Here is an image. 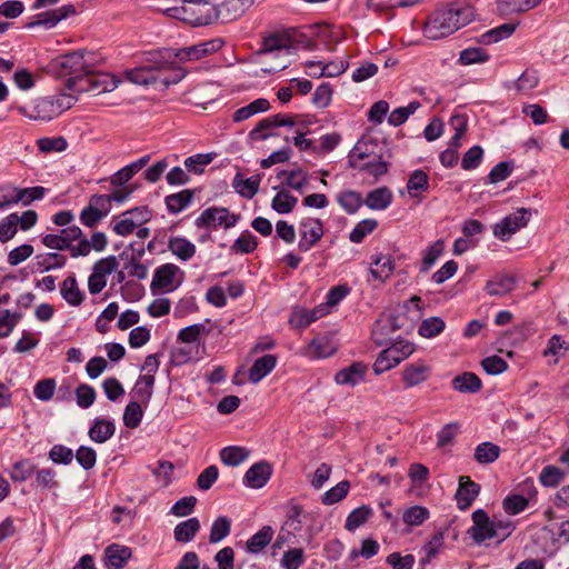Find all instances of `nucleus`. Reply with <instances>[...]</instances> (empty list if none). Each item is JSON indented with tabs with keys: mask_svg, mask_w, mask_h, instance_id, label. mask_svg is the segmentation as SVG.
I'll return each mask as SVG.
<instances>
[{
	"mask_svg": "<svg viewBox=\"0 0 569 569\" xmlns=\"http://www.w3.org/2000/svg\"><path fill=\"white\" fill-rule=\"evenodd\" d=\"M291 48V38L287 33H272L264 37L262 47L257 51L258 54L281 52Z\"/></svg>",
	"mask_w": 569,
	"mask_h": 569,
	"instance_id": "30",
	"label": "nucleus"
},
{
	"mask_svg": "<svg viewBox=\"0 0 569 569\" xmlns=\"http://www.w3.org/2000/svg\"><path fill=\"white\" fill-rule=\"evenodd\" d=\"M450 126L453 128L455 134L451 137L448 148H453V150L458 151L461 146V139L467 131V119L462 114H455L450 119Z\"/></svg>",
	"mask_w": 569,
	"mask_h": 569,
	"instance_id": "53",
	"label": "nucleus"
},
{
	"mask_svg": "<svg viewBox=\"0 0 569 569\" xmlns=\"http://www.w3.org/2000/svg\"><path fill=\"white\" fill-rule=\"evenodd\" d=\"M516 284V278L512 274H497L493 279L487 281L485 290L490 296L501 297L511 292Z\"/></svg>",
	"mask_w": 569,
	"mask_h": 569,
	"instance_id": "29",
	"label": "nucleus"
},
{
	"mask_svg": "<svg viewBox=\"0 0 569 569\" xmlns=\"http://www.w3.org/2000/svg\"><path fill=\"white\" fill-rule=\"evenodd\" d=\"M46 188L41 186L29 187V188H17L14 187V204L21 203L23 206H29L36 200L43 199L46 194Z\"/></svg>",
	"mask_w": 569,
	"mask_h": 569,
	"instance_id": "39",
	"label": "nucleus"
},
{
	"mask_svg": "<svg viewBox=\"0 0 569 569\" xmlns=\"http://www.w3.org/2000/svg\"><path fill=\"white\" fill-rule=\"evenodd\" d=\"M421 103L419 101H411L406 107H399L391 111L388 118V123L393 127H399L407 121V119L413 114Z\"/></svg>",
	"mask_w": 569,
	"mask_h": 569,
	"instance_id": "47",
	"label": "nucleus"
},
{
	"mask_svg": "<svg viewBox=\"0 0 569 569\" xmlns=\"http://www.w3.org/2000/svg\"><path fill=\"white\" fill-rule=\"evenodd\" d=\"M455 390L463 393H473L480 390L481 380L472 372H465L452 380Z\"/></svg>",
	"mask_w": 569,
	"mask_h": 569,
	"instance_id": "40",
	"label": "nucleus"
},
{
	"mask_svg": "<svg viewBox=\"0 0 569 569\" xmlns=\"http://www.w3.org/2000/svg\"><path fill=\"white\" fill-rule=\"evenodd\" d=\"M180 21L191 27L208 26L218 20L216 4L208 0H180Z\"/></svg>",
	"mask_w": 569,
	"mask_h": 569,
	"instance_id": "4",
	"label": "nucleus"
},
{
	"mask_svg": "<svg viewBox=\"0 0 569 569\" xmlns=\"http://www.w3.org/2000/svg\"><path fill=\"white\" fill-rule=\"evenodd\" d=\"M541 0H498V9L502 14L521 13L537 7Z\"/></svg>",
	"mask_w": 569,
	"mask_h": 569,
	"instance_id": "37",
	"label": "nucleus"
},
{
	"mask_svg": "<svg viewBox=\"0 0 569 569\" xmlns=\"http://www.w3.org/2000/svg\"><path fill=\"white\" fill-rule=\"evenodd\" d=\"M473 526L470 528V533L473 540L478 543L493 538V521H491L487 512L482 509H477L472 513Z\"/></svg>",
	"mask_w": 569,
	"mask_h": 569,
	"instance_id": "15",
	"label": "nucleus"
},
{
	"mask_svg": "<svg viewBox=\"0 0 569 569\" xmlns=\"http://www.w3.org/2000/svg\"><path fill=\"white\" fill-rule=\"evenodd\" d=\"M19 111L37 121H50L57 117L50 97L38 98L30 106L20 107Z\"/></svg>",
	"mask_w": 569,
	"mask_h": 569,
	"instance_id": "14",
	"label": "nucleus"
},
{
	"mask_svg": "<svg viewBox=\"0 0 569 569\" xmlns=\"http://www.w3.org/2000/svg\"><path fill=\"white\" fill-rule=\"evenodd\" d=\"M273 529L264 526L247 541V549L252 553L261 551L272 539Z\"/></svg>",
	"mask_w": 569,
	"mask_h": 569,
	"instance_id": "45",
	"label": "nucleus"
},
{
	"mask_svg": "<svg viewBox=\"0 0 569 569\" xmlns=\"http://www.w3.org/2000/svg\"><path fill=\"white\" fill-rule=\"evenodd\" d=\"M206 333L203 323L188 326L180 330V365L201 357V336Z\"/></svg>",
	"mask_w": 569,
	"mask_h": 569,
	"instance_id": "6",
	"label": "nucleus"
},
{
	"mask_svg": "<svg viewBox=\"0 0 569 569\" xmlns=\"http://www.w3.org/2000/svg\"><path fill=\"white\" fill-rule=\"evenodd\" d=\"M231 529V521L227 517H218L210 529L209 541L211 543H217L224 539Z\"/></svg>",
	"mask_w": 569,
	"mask_h": 569,
	"instance_id": "60",
	"label": "nucleus"
},
{
	"mask_svg": "<svg viewBox=\"0 0 569 569\" xmlns=\"http://www.w3.org/2000/svg\"><path fill=\"white\" fill-rule=\"evenodd\" d=\"M270 109V102L264 98H259L249 103L248 106H244L242 108H239L236 110V112L232 116L233 121L240 122L243 120L249 119L250 117L259 113L264 112Z\"/></svg>",
	"mask_w": 569,
	"mask_h": 569,
	"instance_id": "38",
	"label": "nucleus"
},
{
	"mask_svg": "<svg viewBox=\"0 0 569 569\" xmlns=\"http://www.w3.org/2000/svg\"><path fill=\"white\" fill-rule=\"evenodd\" d=\"M118 84L119 80L114 76L106 72L96 73L92 71V68H89V72L84 73L82 78L71 83V90L98 96L113 91Z\"/></svg>",
	"mask_w": 569,
	"mask_h": 569,
	"instance_id": "5",
	"label": "nucleus"
},
{
	"mask_svg": "<svg viewBox=\"0 0 569 569\" xmlns=\"http://www.w3.org/2000/svg\"><path fill=\"white\" fill-rule=\"evenodd\" d=\"M401 326L398 323V318L395 316H388L378 320L372 329V337L378 346H382L387 342L386 336L393 333Z\"/></svg>",
	"mask_w": 569,
	"mask_h": 569,
	"instance_id": "31",
	"label": "nucleus"
},
{
	"mask_svg": "<svg viewBox=\"0 0 569 569\" xmlns=\"http://www.w3.org/2000/svg\"><path fill=\"white\" fill-rule=\"evenodd\" d=\"M60 295L63 300L72 306L79 307L86 297L84 291H82L77 282L74 274H69L60 284Z\"/></svg>",
	"mask_w": 569,
	"mask_h": 569,
	"instance_id": "25",
	"label": "nucleus"
},
{
	"mask_svg": "<svg viewBox=\"0 0 569 569\" xmlns=\"http://www.w3.org/2000/svg\"><path fill=\"white\" fill-rule=\"evenodd\" d=\"M475 19L471 7H448L432 12L423 26V34L430 40L448 37Z\"/></svg>",
	"mask_w": 569,
	"mask_h": 569,
	"instance_id": "1",
	"label": "nucleus"
},
{
	"mask_svg": "<svg viewBox=\"0 0 569 569\" xmlns=\"http://www.w3.org/2000/svg\"><path fill=\"white\" fill-rule=\"evenodd\" d=\"M569 350V343L559 335H553L543 351L545 357H555L553 362L557 363L559 358L563 357Z\"/></svg>",
	"mask_w": 569,
	"mask_h": 569,
	"instance_id": "55",
	"label": "nucleus"
},
{
	"mask_svg": "<svg viewBox=\"0 0 569 569\" xmlns=\"http://www.w3.org/2000/svg\"><path fill=\"white\" fill-rule=\"evenodd\" d=\"M21 312H11L8 309L0 311V338H7L22 319Z\"/></svg>",
	"mask_w": 569,
	"mask_h": 569,
	"instance_id": "52",
	"label": "nucleus"
},
{
	"mask_svg": "<svg viewBox=\"0 0 569 569\" xmlns=\"http://www.w3.org/2000/svg\"><path fill=\"white\" fill-rule=\"evenodd\" d=\"M277 361L278 359L274 355H264L258 358L249 370V380L252 383L261 381L274 369Z\"/></svg>",
	"mask_w": 569,
	"mask_h": 569,
	"instance_id": "26",
	"label": "nucleus"
},
{
	"mask_svg": "<svg viewBox=\"0 0 569 569\" xmlns=\"http://www.w3.org/2000/svg\"><path fill=\"white\" fill-rule=\"evenodd\" d=\"M250 3V0H227L216 4L218 20L228 22L239 18L249 8Z\"/></svg>",
	"mask_w": 569,
	"mask_h": 569,
	"instance_id": "22",
	"label": "nucleus"
},
{
	"mask_svg": "<svg viewBox=\"0 0 569 569\" xmlns=\"http://www.w3.org/2000/svg\"><path fill=\"white\" fill-rule=\"evenodd\" d=\"M326 315L327 307L323 305L311 310L296 308L290 316L289 322L295 328H305Z\"/></svg>",
	"mask_w": 569,
	"mask_h": 569,
	"instance_id": "21",
	"label": "nucleus"
},
{
	"mask_svg": "<svg viewBox=\"0 0 569 569\" xmlns=\"http://www.w3.org/2000/svg\"><path fill=\"white\" fill-rule=\"evenodd\" d=\"M36 471V465L30 459L16 461L9 472L13 482H23Z\"/></svg>",
	"mask_w": 569,
	"mask_h": 569,
	"instance_id": "43",
	"label": "nucleus"
},
{
	"mask_svg": "<svg viewBox=\"0 0 569 569\" xmlns=\"http://www.w3.org/2000/svg\"><path fill=\"white\" fill-rule=\"evenodd\" d=\"M111 226L113 232L121 237L132 234L137 228L136 224H133L132 220H130V218H128V216L124 212L112 217Z\"/></svg>",
	"mask_w": 569,
	"mask_h": 569,
	"instance_id": "62",
	"label": "nucleus"
},
{
	"mask_svg": "<svg viewBox=\"0 0 569 569\" xmlns=\"http://www.w3.org/2000/svg\"><path fill=\"white\" fill-rule=\"evenodd\" d=\"M499 455L500 448L492 442H482L475 449V459L479 463H492Z\"/></svg>",
	"mask_w": 569,
	"mask_h": 569,
	"instance_id": "51",
	"label": "nucleus"
},
{
	"mask_svg": "<svg viewBox=\"0 0 569 569\" xmlns=\"http://www.w3.org/2000/svg\"><path fill=\"white\" fill-rule=\"evenodd\" d=\"M214 153H198L194 156H191L184 160V167L187 169V172H183L180 169V186L186 184L189 182V174H201L204 172V169L207 166H209L213 159Z\"/></svg>",
	"mask_w": 569,
	"mask_h": 569,
	"instance_id": "17",
	"label": "nucleus"
},
{
	"mask_svg": "<svg viewBox=\"0 0 569 569\" xmlns=\"http://www.w3.org/2000/svg\"><path fill=\"white\" fill-rule=\"evenodd\" d=\"M371 264L376 266V268H370L369 272L375 280L379 281L388 279L395 270L392 258L381 253L372 256Z\"/></svg>",
	"mask_w": 569,
	"mask_h": 569,
	"instance_id": "32",
	"label": "nucleus"
},
{
	"mask_svg": "<svg viewBox=\"0 0 569 569\" xmlns=\"http://www.w3.org/2000/svg\"><path fill=\"white\" fill-rule=\"evenodd\" d=\"M240 216L231 213L229 209L224 207H211L201 212L196 219V226L198 228H224L229 229L237 224Z\"/></svg>",
	"mask_w": 569,
	"mask_h": 569,
	"instance_id": "8",
	"label": "nucleus"
},
{
	"mask_svg": "<svg viewBox=\"0 0 569 569\" xmlns=\"http://www.w3.org/2000/svg\"><path fill=\"white\" fill-rule=\"evenodd\" d=\"M429 188L428 174L422 170H415L407 182V190L411 197H418Z\"/></svg>",
	"mask_w": 569,
	"mask_h": 569,
	"instance_id": "44",
	"label": "nucleus"
},
{
	"mask_svg": "<svg viewBox=\"0 0 569 569\" xmlns=\"http://www.w3.org/2000/svg\"><path fill=\"white\" fill-rule=\"evenodd\" d=\"M149 156L141 157L140 159L131 162L130 164L117 171L111 178L112 184L123 186L124 183H127L138 171H140L149 162Z\"/></svg>",
	"mask_w": 569,
	"mask_h": 569,
	"instance_id": "35",
	"label": "nucleus"
},
{
	"mask_svg": "<svg viewBox=\"0 0 569 569\" xmlns=\"http://www.w3.org/2000/svg\"><path fill=\"white\" fill-rule=\"evenodd\" d=\"M350 483L347 480L340 481L338 485L326 491L321 497L323 505L330 506L341 501L349 492Z\"/></svg>",
	"mask_w": 569,
	"mask_h": 569,
	"instance_id": "57",
	"label": "nucleus"
},
{
	"mask_svg": "<svg viewBox=\"0 0 569 569\" xmlns=\"http://www.w3.org/2000/svg\"><path fill=\"white\" fill-rule=\"evenodd\" d=\"M415 351V346L408 341H398L392 346L383 349L377 357L373 363V371L376 375L386 372L401 361L407 359Z\"/></svg>",
	"mask_w": 569,
	"mask_h": 569,
	"instance_id": "7",
	"label": "nucleus"
},
{
	"mask_svg": "<svg viewBox=\"0 0 569 569\" xmlns=\"http://www.w3.org/2000/svg\"><path fill=\"white\" fill-rule=\"evenodd\" d=\"M93 56L90 52L73 51L52 59L48 64V72L57 77H69L67 84L79 80L93 67Z\"/></svg>",
	"mask_w": 569,
	"mask_h": 569,
	"instance_id": "3",
	"label": "nucleus"
},
{
	"mask_svg": "<svg viewBox=\"0 0 569 569\" xmlns=\"http://www.w3.org/2000/svg\"><path fill=\"white\" fill-rule=\"evenodd\" d=\"M153 385L154 377L152 375L140 376L131 391L132 398L147 406L152 396Z\"/></svg>",
	"mask_w": 569,
	"mask_h": 569,
	"instance_id": "34",
	"label": "nucleus"
},
{
	"mask_svg": "<svg viewBox=\"0 0 569 569\" xmlns=\"http://www.w3.org/2000/svg\"><path fill=\"white\" fill-rule=\"evenodd\" d=\"M131 557V549L117 543L110 545L104 550V566L108 569H121Z\"/></svg>",
	"mask_w": 569,
	"mask_h": 569,
	"instance_id": "24",
	"label": "nucleus"
},
{
	"mask_svg": "<svg viewBox=\"0 0 569 569\" xmlns=\"http://www.w3.org/2000/svg\"><path fill=\"white\" fill-rule=\"evenodd\" d=\"M298 199L290 194V192L282 190L279 191L272 199L271 207L278 213L284 214L293 210Z\"/></svg>",
	"mask_w": 569,
	"mask_h": 569,
	"instance_id": "48",
	"label": "nucleus"
},
{
	"mask_svg": "<svg viewBox=\"0 0 569 569\" xmlns=\"http://www.w3.org/2000/svg\"><path fill=\"white\" fill-rule=\"evenodd\" d=\"M224 44L221 38L211 39L201 43L180 48V62L196 61L208 54L219 51Z\"/></svg>",
	"mask_w": 569,
	"mask_h": 569,
	"instance_id": "12",
	"label": "nucleus"
},
{
	"mask_svg": "<svg viewBox=\"0 0 569 569\" xmlns=\"http://www.w3.org/2000/svg\"><path fill=\"white\" fill-rule=\"evenodd\" d=\"M248 457V451L241 447H226L220 451V459L227 466H239Z\"/></svg>",
	"mask_w": 569,
	"mask_h": 569,
	"instance_id": "56",
	"label": "nucleus"
},
{
	"mask_svg": "<svg viewBox=\"0 0 569 569\" xmlns=\"http://www.w3.org/2000/svg\"><path fill=\"white\" fill-rule=\"evenodd\" d=\"M516 30V26L512 23H503L497 28H493L478 38V42L482 44H492L500 40L510 37Z\"/></svg>",
	"mask_w": 569,
	"mask_h": 569,
	"instance_id": "41",
	"label": "nucleus"
},
{
	"mask_svg": "<svg viewBox=\"0 0 569 569\" xmlns=\"http://www.w3.org/2000/svg\"><path fill=\"white\" fill-rule=\"evenodd\" d=\"M116 432V425L113 420L107 418H96L93 419L88 436L89 438L97 443H104L108 441Z\"/></svg>",
	"mask_w": 569,
	"mask_h": 569,
	"instance_id": "23",
	"label": "nucleus"
},
{
	"mask_svg": "<svg viewBox=\"0 0 569 569\" xmlns=\"http://www.w3.org/2000/svg\"><path fill=\"white\" fill-rule=\"evenodd\" d=\"M141 405L142 403L140 401L134 399L126 406L122 417L126 427L134 429L140 425L143 417V409Z\"/></svg>",
	"mask_w": 569,
	"mask_h": 569,
	"instance_id": "46",
	"label": "nucleus"
},
{
	"mask_svg": "<svg viewBox=\"0 0 569 569\" xmlns=\"http://www.w3.org/2000/svg\"><path fill=\"white\" fill-rule=\"evenodd\" d=\"M57 382L53 378L39 380L33 387V395L40 401H50L54 395Z\"/></svg>",
	"mask_w": 569,
	"mask_h": 569,
	"instance_id": "59",
	"label": "nucleus"
},
{
	"mask_svg": "<svg viewBox=\"0 0 569 569\" xmlns=\"http://www.w3.org/2000/svg\"><path fill=\"white\" fill-rule=\"evenodd\" d=\"M445 327L446 323L440 317H430L421 322L418 332L423 338H433L440 335Z\"/></svg>",
	"mask_w": 569,
	"mask_h": 569,
	"instance_id": "54",
	"label": "nucleus"
},
{
	"mask_svg": "<svg viewBox=\"0 0 569 569\" xmlns=\"http://www.w3.org/2000/svg\"><path fill=\"white\" fill-rule=\"evenodd\" d=\"M429 518V510L421 506H412L405 510L402 520L408 526H420Z\"/></svg>",
	"mask_w": 569,
	"mask_h": 569,
	"instance_id": "61",
	"label": "nucleus"
},
{
	"mask_svg": "<svg viewBox=\"0 0 569 569\" xmlns=\"http://www.w3.org/2000/svg\"><path fill=\"white\" fill-rule=\"evenodd\" d=\"M378 226L375 219H365L357 223L349 234V239L353 243H360L365 237L371 233Z\"/></svg>",
	"mask_w": 569,
	"mask_h": 569,
	"instance_id": "63",
	"label": "nucleus"
},
{
	"mask_svg": "<svg viewBox=\"0 0 569 569\" xmlns=\"http://www.w3.org/2000/svg\"><path fill=\"white\" fill-rule=\"evenodd\" d=\"M177 267L172 263H167L158 267L154 271L151 288L153 291L170 292L173 290V280L176 277Z\"/></svg>",
	"mask_w": 569,
	"mask_h": 569,
	"instance_id": "18",
	"label": "nucleus"
},
{
	"mask_svg": "<svg viewBox=\"0 0 569 569\" xmlns=\"http://www.w3.org/2000/svg\"><path fill=\"white\" fill-rule=\"evenodd\" d=\"M532 211L527 208H519L516 212L505 217L493 228V234L502 241H507L520 229L527 227Z\"/></svg>",
	"mask_w": 569,
	"mask_h": 569,
	"instance_id": "9",
	"label": "nucleus"
},
{
	"mask_svg": "<svg viewBox=\"0 0 569 569\" xmlns=\"http://www.w3.org/2000/svg\"><path fill=\"white\" fill-rule=\"evenodd\" d=\"M298 230L300 236L298 247L299 250L305 252L316 246L325 233L321 220L311 217L301 219Z\"/></svg>",
	"mask_w": 569,
	"mask_h": 569,
	"instance_id": "10",
	"label": "nucleus"
},
{
	"mask_svg": "<svg viewBox=\"0 0 569 569\" xmlns=\"http://www.w3.org/2000/svg\"><path fill=\"white\" fill-rule=\"evenodd\" d=\"M489 60V54L479 47H470L460 52L459 62L463 66L483 63Z\"/></svg>",
	"mask_w": 569,
	"mask_h": 569,
	"instance_id": "58",
	"label": "nucleus"
},
{
	"mask_svg": "<svg viewBox=\"0 0 569 569\" xmlns=\"http://www.w3.org/2000/svg\"><path fill=\"white\" fill-rule=\"evenodd\" d=\"M480 492V486L467 476L459 478V487L456 492L457 506L461 510L468 509Z\"/></svg>",
	"mask_w": 569,
	"mask_h": 569,
	"instance_id": "16",
	"label": "nucleus"
},
{
	"mask_svg": "<svg viewBox=\"0 0 569 569\" xmlns=\"http://www.w3.org/2000/svg\"><path fill=\"white\" fill-rule=\"evenodd\" d=\"M431 375V367L423 360L408 363L401 371L406 388H412L426 382Z\"/></svg>",
	"mask_w": 569,
	"mask_h": 569,
	"instance_id": "13",
	"label": "nucleus"
},
{
	"mask_svg": "<svg viewBox=\"0 0 569 569\" xmlns=\"http://www.w3.org/2000/svg\"><path fill=\"white\" fill-rule=\"evenodd\" d=\"M367 367L361 362L341 369L336 373L335 380L338 385L356 386L365 378Z\"/></svg>",
	"mask_w": 569,
	"mask_h": 569,
	"instance_id": "28",
	"label": "nucleus"
},
{
	"mask_svg": "<svg viewBox=\"0 0 569 569\" xmlns=\"http://www.w3.org/2000/svg\"><path fill=\"white\" fill-rule=\"evenodd\" d=\"M272 473V468L270 463L266 461H260L252 465L244 475V483L254 489L262 488L268 480L270 479Z\"/></svg>",
	"mask_w": 569,
	"mask_h": 569,
	"instance_id": "19",
	"label": "nucleus"
},
{
	"mask_svg": "<svg viewBox=\"0 0 569 569\" xmlns=\"http://www.w3.org/2000/svg\"><path fill=\"white\" fill-rule=\"evenodd\" d=\"M336 351V346L328 337H317L305 348L303 355L309 358H327Z\"/></svg>",
	"mask_w": 569,
	"mask_h": 569,
	"instance_id": "27",
	"label": "nucleus"
},
{
	"mask_svg": "<svg viewBox=\"0 0 569 569\" xmlns=\"http://www.w3.org/2000/svg\"><path fill=\"white\" fill-rule=\"evenodd\" d=\"M305 562V552L301 548H292L283 553L281 565L284 569H299Z\"/></svg>",
	"mask_w": 569,
	"mask_h": 569,
	"instance_id": "64",
	"label": "nucleus"
},
{
	"mask_svg": "<svg viewBox=\"0 0 569 569\" xmlns=\"http://www.w3.org/2000/svg\"><path fill=\"white\" fill-rule=\"evenodd\" d=\"M147 64L127 71L129 81L147 86L156 81V70H174L178 63V51L161 49L147 53Z\"/></svg>",
	"mask_w": 569,
	"mask_h": 569,
	"instance_id": "2",
	"label": "nucleus"
},
{
	"mask_svg": "<svg viewBox=\"0 0 569 569\" xmlns=\"http://www.w3.org/2000/svg\"><path fill=\"white\" fill-rule=\"evenodd\" d=\"M392 201V192L387 187H380L367 194L365 204L372 210H385Z\"/></svg>",
	"mask_w": 569,
	"mask_h": 569,
	"instance_id": "33",
	"label": "nucleus"
},
{
	"mask_svg": "<svg viewBox=\"0 0 569 569\" xmlns=\"http://www.w3.org/2000/svg\"><path fill=\"white\" fill-rule=\"evenodd\" d=\"M378 149L379 146L377 139L371 137H362L349 152V166L351 168H358L361 166L359 162L366 159H381V154Z\"/></svg>",
	"mask_w": 569,
	"mask_h": 569,
	"instance_id": "11",
	"label": "nucleus"
},
{
	"mask_svg": "<svg viewBox=\"0 0 569 569\" xmlns=\"http://www.w3.org/2000/svg\"><path fill=\"white\" fill-rule=\"evenodd\" d=\"M337 200L345 211L350 214L357 212L362 203H365L361 194L353 190H347L339 193Z\"/></svg>",
	"mask_w": 569,
	"mask_h": 569,
	"instance_id": "50",
	"label": "nucleus"
},
{
	"mask_svg": "<svg viewBox=\"0 0 569 569\" xmlns=\"http://www.w3.org/2000/svg\"><path fill=\"white\" fill-rule=\"evenodd\" d=\"M260 179L258 176H252L248 179H242L240 174H237L233 179V188L238 193L244 198H252L259 189Z\"/></svg>",
	"mask_w": 569,
	"mask_h": 569,
	"instance_id": "42",
	"label": "nucleus"
},
{
	"mask_svg": "<svg viewBox=\"0 0 569 569\" xmlns=\"http://www.w3.org/2000/svg\"><path fill=\"white\" fill-rule=\"evenodd\" d=\"M539 83L537 71L527 69L516 80L507 84L509 90H516L518 93H528Z\"/></svg>",
	"mask_w": 569,
	"mask_h": 569,
	"instance_id": "36",
	"label": "nucleus"
},
{
	"mask_svg": "<svg viewBox=\"0 0 569 569\" xmlns=\"http://www.w3.org/2000/svg\"><path fill=\"white\" fill-rule=\"evenodd\" d=\"M67 257L60 252H42L33 258V268L43 273L51 270L62 269L67 264Z\"/></svg>",
	"mask_w": 569,
	"mask_h": 569,
	"instance_id": "20",
	"label": "nucleus"
},
{
	"mask_svg": "<svg viewBox=\"0 0 569 569\" xmlns=\"http://www.w3.org/2000/svg\"><path fill=\"white\" fill-rule=\"evenodd\" d=\"M372 513V509L368 506H361L352 510L347 517L345 528L348 531H355L365 525Z\"/></svg>",
	"mask_w": 569,
	"mask_h": 569,
	"instance_id": "49",
	"label": "nucleus"
}]
</instances>
